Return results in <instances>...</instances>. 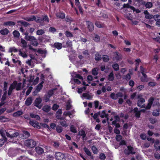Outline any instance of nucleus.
Here are the masks:
<instances>
[{
    "instance_id": "f257e3e1",
    "label": "nucleus",
    "mask_w": 160,
    "mask_h": 160,
    "mask_svg": "<svg viewBox=\"0 0 160 160\" xmlns=\"http://www.w3.org/2000/svg\"><path fill=\"white\" fill-rule=\"evenodd\" d=\"M13 132H15L14 130L9 131V132H7L6 130L3 129L0 130V134L3 138V139H0V147H1L4 144L5 142L6 141L7 138L5 137L6 135L8 137L11 139L16 137L19 135L18 132L13 133Z\"/></svg>"
},
{
    "instance_id": "f03ea898",
    "label": "nucleus",
    "mask_w": 160,
    "mask_h": 160,
    "mask_svg": "<svg viewBox=\"0 0 160 160\" xmlns=\"http://www.w3.org/2000/svg\"><path fill=\"white\" fill-rule=\"evenodd\" d=\"M138 98L139 99L137 104L138 106L145 108L146 109H150L152 105L154 99L153 98L151 97L148 100V103L147 106L143 104L145 102V99L142 98V95L141 94H138L137 96Z\"/></svg>"
},
{
    "instance_id": "7ed1b4c3",
    "label": "nucleus",
    "mask_w": 160,
    "mask_h": 160,
    "mask_svg": "<svg viewBox=\"0 0 160 160\" xmlns=\"http://www.w3.org/2000/svg\"><path fill=\"white\" fill-rule=\"evenodd\" d=\"M73 78H71L70 83L71 84H79L83 81V78L79 74L75 72L72 75Z\"/></svg>"
},
{
    "instance_id": "20e7f679",
    "label": "nucleus",
    "mask_w": 160,
    "mask_h": 160,
    "mask_svg": "<svg viewBox=\"0 0 160 160\" xmlns=\"http://www.w3.org/2000/svg\"><path fill=\"white\" fill-rule=\"evenodd\" d=\"M20 31L22 33V35H25L24 38L26 40H37L34 37L28 35V32L24 33L25 30L22 27H21L20 28Z\"/></svg>"
},
{
    "instance_id": "39448f33",
    "label": "nucleus",
    "mask_w": 160,
    "mask_h": 160,
    "mask_svg": "<svg viewBox=\"0 0 160 160\" xmlns=\"http://www.w3.org/2000/svg\"><path fill=\"white\" fill-rule=\"evenodd\" d=\"M25 145L28 147H34L36 145V142L33 139H28L25 141Z\"/></svg>"
},
{
    "instance_id": "423d86ee",
    "label": "nucleus",
    "mask_w": 160,
    "mask_h": 160,
    "mask_svg": "<svg viewBox=\"0 0 160 160\" xmlns=\"http://www.w3.org/2000/svg\"><path fill=\"white\" fill-rule=\"evenodd\" d=\"M55 157L57 160H65L64 155L60 152H56L55 153Z\"/></svg>"
},
{
    "instance_id": "0eeeda50",
    "label": "nucleus",
    "mask_w": 160,
    "mask_h": 160,
    "mask_svg": "<svg viewBox=\"0 0 160 160\" xmlns=\"http://www.w3.org/2000/svg\"><path fill=\"white\" fill-rule=\"evenodd\" d=\"M43 81H42L40 83H39L38 86H37L36 90L33 92V95H36L40 91V90L43 87L42 84H43Z\"/></svg>"
},
{
    "instance_id": "6e6552de",
    "label": "nucleus",
    "mask_w": 160,
    "mask_h": 160,
    "mask_svg": "<svg viewBox=\"0 0 160 160\" xmlns=\"http://www.w3.org/2000/svg\"><path fill=\"white\" fill-rule=\"evenodd\" d=\"M127 150L126 149L125 151V153L126 154H133L135 153V151L134 150V148L130 146H128L127 147Z\"/></svg>"
},
{
    "instance_id": "1a4fd4ad",
    "label": "nucleus",
    "mask_w": 160,
    "mask_h": 160,
    "mask_svg": "<svg viewBox=\"0 0 160 160\" xmlns=\"http://www.w3.org/2000/svg\"><path fill=\"white\" fill-rule=\"evenodd\" d=\"M16 84L17 82L15 81L10 85L8 91V95H10L11 94L12 90L15 88Z\"/></svg>"
},
{
    "instance_id": "9d476101",
    "label": "nucleus",
    "mask_w": 160,
    "mask_h": 160,
    "mask_svg": "<svg viewBox=\"0 0 160 160\" xmlns=\"http://www.w3.org/2000/svg\"><path fill=\"white\" fill-rule=\"evenodd\" d=\"M41 102L42 99L40 98H36L35 102V106L39 109L41 108L42 106L40 104Z\"/></svg>"
},
{
    "instance_id": "9b49d317",
    "label": "nucleus",
    "mask_w": 160,
    "mask_h": 160,
    "mask_svg": "<svg viewBox=\"0 0 160 160\" xmlns=\"http://www.w3.org/2000/svg\"><path fill=\"white\" fill-rule=\"evenodd\" d=\"M87 24L88 25L87 28L90 32L92 31L94 29V26L93 23L89 21L86 22Z\"/></svg>"
},
{
    "instance_id": "f8f14e48",
    "label": "nucleus",
    "mask_w": 160,
    "mask_h": 160,
    "mask_svg": "<svg viewBox=\"0 0 160 160\" xmlns=\"http://www.w3.org/2000/svg\"><path fill=\"white\" fill-rule=\"evenodd\" d=\"M29 123L30 125L34 128L38 129L40 128V127L39 125V123L36 121L30 120Z\"/></svg>"
},
{
    "instance_id": "ddd939ff",
    "label": "nucleus",
    "mask_w": 160,
    "mask_h": 160,
    "mask_svg": "<svg viewBox=\"0 0 160 160\" xmlns=\"http://www.w3.org/2000/svg\"><path fill=\"white\" fill-rule=\"evenodd\" d=\"M153 18L156 21V25L160 27V15H155L153 16Z\"/></svg>"
},
{
    "instance_id": "4468645a",
    "label": "nucleus",
    "mask_w": 160,
    "mask_h": 160,
    "mask_svg": "<svg viewBox=\"0 0 160 160\" xmlns=\"http://www.w3.org/2000/svg\"><path fill=\"white\" fill-rule=\"evenodd\" d=\"M98 113L102 118H107V120L108 122V114L105 113L104 110L102 111L101 112H99Z\"/></svg>"
},
{
    "instance_id": "2eb2a0df",
    "label": "nucleus",
    "mask_w": 160,
    "mask_h": 160,
    "mask_svg": "<svg viewBox=\"0 0 160 160\" xmlns=\"http://www.w3.org/2000/svg\"><path fill=\"white\" fill-rule=\"evenodd\" d=\"M56 15L57 18L62 19H64L65 17V14L63 11L57 13L56 14Z\"/></svg>"
},
{
    "instance_id": "dca6fc26",
    "label": "nucleus",
    "mask_w": 160,
    "mask_h": 160,
    "mask_svg": "<svg viewBox=\"0 0 160 160\" xmlns=\"http://www.w3.org/2000/svg\"><path fill=\"white\" fill-rule=\"evenodd\" d=\"M30 136V134L29 132L27 131H24L23 132L21 138L24 139L28 138Z\"/></svg>"
},
{
    "instance_id": "f3484780",
    "label": "nucleus",
    "mask_w": 160,
    "mask_h": 160,
    "mask_svg": "<svg viewBox=\"0 0 160 160\" xmlns=\"http://www.w3.org/2000/svg\"><path fill=\"white\" fill-rule=\"evenodd\" d=\"M143 110H141L140 111L138 110V108H135L133 109V112L135 113V116L138 118L139 117L140 115V111H142Z\"/></svg>"
},
{
    "instance_id": "a211bd4d",
    "label": "nucleus",
    "mask_w": 160,
    "mask_h": 160,
    "mask_svg": "<svg viewBox=\"0 0 160 160\" xmlns=\"http://www.w3.org/2000/svg\"><path fill=\"white\" fill-rule=\"evenodd\" d=\"M24 20L28 21H33L36 19V17L34 15H32L31 17H27L23 18Z\"/></svg>"
},
{
    "instance_id": "6ab92c4d",
    "label": "nucleus",
    "mask_w": 160,
    "mask_h": 160,
    "mask_svg": "<svg viewBox=\"0 0 160 160\" xmlns=\"http://www.w3.org/2000/svg\"><path fill=\"white\" fill-rule=\"evenodd\" d=\"M143 4L145 5V7L147 8H150L153 6L152 3L151 2H144Z\"/></svg>"
},
{
    "instance_id": "aec40b11",
    "label": "nucleus",
    "mask_w": 160,
    "mask_h": 160,
    "mask_svg": "<svg viewBox=\"0 0 160 160\" xmlns=\"http://www.w3.org/2000/svg\"><path fill=\"white\" fill-rule=\"evenodd\" d=\"M32 99L31 97L28 98L26 100L25 104L27 106L30 105L32 103Z\"/></svg>"
},
{
    "instance_id": "412c9836",
    "label": "nucleus",
    "mask_w": 160,
    "mask_h": 160,
    "mask_svg": "<svg viewBox=\"0 0 160 160\" xmlns=\"http://www.w3.org/2000/svg\"><path fill=\"white\" fill-rule=\"evenodd\" d=\"M114 58L117 61L120 60L122 58L121 55L118 54L117 52L114 53Z\"/></svg>"
},
{
    "instance_id": "4be33fe9",
    "label": "nucleus",
    "mask_w": 160,
    "mask_h": 160,
    "mask_svg": "<svg viewBox=\"0 0 160 160\" xmlns=\"http://www.w3.org/2000/svg\"><path fill=\"white\" fill-rule=\"evenodd\" d=\"M35 151L39 154H41L44 152L43 149L39 147H36L35 148Z\"/></svg>"
},
{
    "instance_id": "5701e85b",
    "label": "nucleus",
    "mask_w": 160,
    "mask_h": 160,
    "mask_svg": "<svg viewBox=\"0 0 160 160\" xmlns=\"http://www.w3.org/2000/svg\"><path fill=\"white\" fill-rule=\"evenodd\" d=\"M142 74L143 75V77L141 78V81L143 82H148V80L146 75L143 72H142Z\"/></svg>"
},
{
    "instance_id": "b1692460",
    "label": "nucleus",
    "mask_w": 160,
    "mask_h": 160,
    "mask_svg": "<svg viewBox=\"0 0 160 160\" xmlns=\"http://www.w3.org/2000/svg\"><path fill=\"white\" fill-rule=\"evenodd\" d=\"M83 97L88 99H91L92 98V97L91 95L87 93H83L82 94V98Z\"/></svg>"
},
{
    "instance_id": "393cba45",
    "label": "nucleus",
    "mask_w": 160,
    "mask_h": 160,
    "mask_svg": "<svg viewBox=\"0 0 160 160\" xmlns=\"http://www.w3.org/2000/svg\"><path fill=\"white\" fill-rule=\"evenodd\" d=\"M17 23L21 24L22 25H23V26L25 27H27L28 26L30 25V24L29 23L23 21L22 20L18 21L17 22Z\"/></svg>"
},
{
    "instance_id": "a878e982",
    "label": "nucleus",
    "mask_w": 160,
    "mask_h": 160,
    "mask_svg": "<svg viewBox=\"0 0 160 160\" xmlns=\"http://www.w3.org/2000/svg\"><path fill=\"white\" fill-rule=\"evenodd\" d=\"M0 32L2 35H6L8 34L9 31L7 28H5L1 29Z\"/></svg>"
},
{
    "instance_id": "bb28decb",
    "label": "nucleus",
    "mask_w": 160,
    "mask_h": 160,
    "mask_svg": "<svg viewBox=\"0 0 160 160\" xmlns=\"http://www.w3.org/2000/svg\"><path fill=\"white\" fill-rule=\"evenodd\" d=\"M154 146L157 150L160 149V144L159 140H157L155 142Z\"/></svg>"
},
{
    "instance_id": "cd10ccee",
    "label": "nucleus",
    "mask_w": 160,
    "mask_h": 160,
    "mask_svg": "<svg viewBox=\"0 0 160 160\" xmlns=\"http://www.w3.org/2000/svg\"><path fill=\"white\" fill-rule=\"evenodd\" d=\"M23 112L22 110L18 111L13 114V116L14 117H18L23 114Z\"/></svg>"
},
{
    "instance_id": "c85d7f7f",
    "label": "nucleus",
    "mask_w": 160,
    "mask_h": 160,
    "mask_svg": "<svg viewBox=\"0 0 160 160\" xmlns=\"http://www.w3.org/2000/svg\"><path fill=\"white\" fill-rule=\"evenodd\" d=\"M12 34L13 36L16 38H18L20 36V33L19 32L16 30L13 31Z\"/></svg>"
},
{
    "instance_id": "c756f323",
    "label": "nucleus",
    "mask_w": 160,
    "mask_h": 160,
    "mask_svg": "<svg viewBox=\"0 0 160 160\" xmlns=\"http://www.w3.org/2000/svg\"><path fill=\"white\" fill-rule=\"evenodd\" d=\"M15 24V22L11 21L5 22L4 23V25L6 26H14Z\"/></svg>"
},
{
    "instance_id": "7c9ffc66",
    "label": "nucleus",
    "mask_w": 160,
    "mask_h": 160,
    "mask_svg": "<svg viewBox=\"0 0 160 160\" xmlns=\"http://www.w3.org/2000/svg\"><path fill=\"white\" fill-rule=\"evenodd\" d=\"M62 44L59 42L55 43L54 45V47L58 49H60L62 48Z\"/></svg>"
},
{
    "instance_id": "2f4dec72",
    "label": "nucleus",
    "mask_w": 160,
    "mask_h": 160,
    "mask_svg": "<svg viewBox=\"0 0 160 160\" xmlns=\"http://www.w3.org/2000/svg\"><path fill=\"white\" fill-rule=\"evenodd\" d=\"M78 134L79 135L82 136L83 139H84V138L86 137V135L85 131L83 130H80L78 132Z\"/></svg>"
},
{
    "instance_id": "473e14b6",
    "label": "nucleus",
    "mask_w": 160,
    "mask_h": 160,
    "mask_svg": "<svg viewBox=\"0 0 160 160\" xmlns=\"http://www.w3.org/2000/svg\"><path fill=\"white\" fill-rule=\"evenodd\" d=\"M114 78V76L112 72L108 75V79L109 81H112Z\"/></svg>"
},
{
    "instance_id": "72a5a7b5",
    "label": "nucleus",
    "mask_w": 160,
    "mask_h": 160,
    "mask_svg": "<svg viewBox=\"0 0 160 160\" xmlns=\"http://www.w3.org/2000/svg\"><path fill=\"white\" fill-rule=\"evenodd\" d=\"M62 111L61 109H59L57 112L56 113V117L57 119H61L62 118H60L62 114Z\"/></svg>"
},
{
    "instance_id": "f704fd0d",
    "label": "nucleus",
    "mask_w": 160,
    "mask_h": 160,
    "mask_svg": "<svg viewBox=\"0 0 160 160\" xmlns=\"http://www.w3.org/2000/svg\"><path fill=\"white\" fill-rule=\"evenodd\" d=\"M114 119L115 120L112 121V124L113 125H115L117 122L119 120V118L118 116H115L114 117Z\"/></svg>"
},
{
    "instance_id": "c9c22d12",
    "label": "nucleus",
    "mask_w": 160,
    "mask_h": 160,
    "mask_svg": "<svg viewBox=\"0 0 160 160\" xmlns=\"http://www.w3.org/2000/svg\"><path fill=\"white\" fill-rule=\"evenodd\" d=\"M50 107L47 105L44 106L42 108L43 110L46 112H49L50 110Z\"/></svg>"
},
{
    "instance_id": "e433bc0d",
    "label": "nucleus",
    "mask_w": 160,
    "mask_h": 160,
    "mask_svg": "<svg viewBox=\"0 0 160 160\" xmlns=\"http://www.w3.org/2000/svg\"><path fill=\"white\" fill-rule=\"evenodd\" d=\"M95 25L98 28H102L103 27V25L99 21H96L95 23Z\"/></svg>"
},
{
    "instance_id": "4c0bfd02",
    "label": "nucleus",
    "mask_w": 160,
    "mask_h": 160,
    "mask_svg": "<svg viewBox=\"0 0 160 160\" xmlns=\"http://www.w3.org/2000/svg\"><path fill=\"white\" fill-rule=\"evenodd\" d=\"M65 21L68 22H73V19L69 16H67L65 18Z\"/></svg>"
},
{
    "instance_id": "58836bf2",
    "label": "nucleus",
    "mask_w": 160,
    "mask_h": 160,
    "mask_svg": "<svg viewBox=\"0 0 160 160\" xmlns=\"http://www.w3.org/2000/svg\"><path fill=\"white\" fill-rule=\"evenodd\" d=\"M65 35L68 38H71L73 37L72 33L68 31L67 30L65 31Z\"/></svg>"
},
{
    "instance_id": "ea45409f",
    "label": "nucleus",
    "mask_w": 160,
    "mask_h": 160,
    "mask_svg": "<svg viewBox=\"0 0 160 160\" xmlns=\"http://www.w3.org/2000/svg\"><path fill=\"white\" fill-rule=\"evenodd\" d=\"M83 150L86 154L88 156H91V152L86 147L83 148Z\"/></svg>"
},
{
    "instance_id": "a19ab883",
    "label": "nucleus",
    "mask_w": 160,
    "mask_h": 160,
    "mask_svg": "<svg viewBox=\"0 0 160 160\" xmlns=\"http://www.w3.org/2000/svg\"><path fill=\"white\" fill-rule=\"evenodd\" d=\"M60 124L63 127H66L68 126L66 122L64 120H61L60 122Z\"/></svg>"
},
{
    "instance_id": "79ce46f5",
    "label": "nucleus",
    "mask_w": 160,
    "mask_h": 160,
    "mask_svg": "<svg viewBox=\"0 0 160 160\" xmlns=\"http://www.w3.org/2000/svg\"><path fill=\"white\" fill-rule=\"evenodd\" d=\"M20 42V45H19L23 47H25L27 46V43L26 41H19Z\"/></svg>"
},
{
    "instance_id": "37998d69",
    "label": "nucleus",
    "mask_w": 160,
    "mask_h": 160,
    "mask_svg": "<svg viewBox=\"0 0 160 160\" xmlns=\"http://www.w3.org/2000/svg\"><path fill=\"white\" fill-rule=\"evenodd\" d=\"M73 113H74L72 112H71L69 111H66L64 112L63 115L65 116H69V117L71 118L70 116Z\"/></svg>"
},
{
    "instance_id": "c03bdc74",
    "label": "nucleus",
    "mask_w": 160,
    "mask_h": 160,
    "mask_svg": "<svg viewBox=\"0 0 160 160\" xmlns=\"http://www.w3.org/2000/svg\"><path fill=\"white\" fill-rule=\"evenodd\" d=\"M56 130L57 132L59 133L62 132V128L61 126L58 125L56 126Z\"/></svg>"
},
{
    "instance_id": "a18cd8bd",
    "label": "nucleus",
    "mask_w": 160,
    "mask_h": 160,
    "mask_svg": "<svg viewBox=\"0 0 160 160\" xmlns=\"http://www.w3.org/2000/svg\"><path fill=\"white\" fill-rule=\"evenodd\" d=\"M22 86V84L21 83H17V84L16 86L15 87L16 89L17 90H20L21 87Z\"/></svg>"
},
{
    "instance_id": "49530a36",
    "label": "nucleus",
    "mask_w": 160,
    "mask_h": 160,
    "mask_svg": "<svg viewBox=\"0 0 160 160\" xmlns=\"http://www.w3.org/2000/svg\"><path fill=\"white\" fill-rule=\"evenodd\" d=\"M92 72L93 75H97L98 73V69L97 68H93L92 70Z\"/></svg>"
},
{
    "instance_id": "de8ad7c7",
    "label": "nucleus",
    "mask_w": 160,
    "mask_h": 160,
    "mask_svg": "<svg viewBox=\"0 0 160 160\" xmlns=\"http://www.w3.org/2000/svg\"><path fill=\"white\" fill-rule=\"evenodd\" d=\"M159 114V110H155L152 112V115L155 116H158Z\"/></svg>"
},
{
    "instance_id": "09e8293b",
    "label": "nucleus",
    "mask_w": 160,
    "mask_h": 160,
    "mask_svg": "<svg viewBox=\"0 0 160 160\" xmlns=\"http://www.w3.org/2000/svg\"><path fill=\"white\" fill-rule=\"evenodd\" d=\"M19 54L23 58H26L27 57V55L25 52H22L21 50H19Z\"/></svg>"
},
{
    "instance_id": "8fccbe9b",
    "label": "nucleus",
    "mask_w": 160,
    "mask_h": 160,
    "mask_svg": "<svg viewBox=\"0 0 160 160\" xmlns=\"http://www.w3.org/2000/svg\"><path fill=\"white\" fill-rule=\"evenodd\" d=\"M40 21H44L47 22H49V18L47 15H45L41 19Z\"/></svg>"
},
{
    "instance_id": "3c124183",
    "label": "nucleus",
    "mask_w": 160,
    "mask_h": 160,
    "mask_svg": "<svg viewBox=\"0 0 160 160\" xmlns=\"http://www.w3.org/2000/svg\"><path fill=\"white\" fill-rule=\"evenodd\" d=\"M18 52V50L15 47L10 48L9 49V52Z\"/></svg>"
},
{
    "instance_id": "603ef678",
    "label": "nucleus",
    "mask_w": 160,
    "mask_h": 160,
    "mask_svg": "<svg viewBox=\"0 0 160 160\" xmlns=\"http://www.w3.org/2000/svg\"><path fill=\"white\" fill-rule=\"evenodd\" d=\"M112 67L115 71H118L119 70V67L117 63L114 64L112 65Z\"/></svg>"
},
{
    "instance_id": "864d4df0",
    "label": "nucleus",
    "mask_w": 160,
    "mask_h": 160,
    "mask_svg": "<svg viewBox=\"0 0 160 160\" xmlns=\"http://www.w3.org/2000/svg\"><path fill=\"white\" fill-rule=\"evenodd\" d=\"M70 129L71 131L73 133H76L77 132L76 128L73 125L71 126Z\"/></svg>"
},
{
    "instance_id": "5fc2aeb1",
    "label": "nucleus",
    "mask_w": 160,
    "mask_h": 160,
    "mask_svg": "<svg viewBox=\"0 0 160 160\" xmlns=\"http://www.w3.org/2000/svg\"><path fill=\"white\" fill-rule=\"evenodd\" d=\"M0 120L1 122H6L8 120V119L5 117L2 116L0 117Z\"/></svg>"
},
{
    "instance_id": "6e6d98bb",
    "label": "nucleus",
    "mask_w": 160,
    "mask_h": 160,
    "mask_svg": "<svg viewBox=\"0 0 160 160\" xmlns=\"http://www.w3.org/2000/svg\"><path fill=\"white\" fill-rule=\"evenodd\" d=\"M45 32L42 29H39L37 32V34L38 35H42Z\"/></svg>"
},
{
    "instance_id": "4d7b16f0",
    "label": "nucleus",
    "mask_w": 160,
    "mask_h": 160,
    "mask_svg": "<svg viewBox=\"0 0 160 160\" xmlns=\"http://www.w3.org/2000/svg\"><path fill=\"white\" fill-rule=\"evenodd\" d=\"M102 57L99 54L96 53L95 55V59L96 60H100L101 59Z\"/></svg>"
},
{
    "instance_id": "13d9d810",
    "label": "nucleus",
    "mask_w": 160,
    "mask_h": 160,
    "mask_svg": "<svg viewBox=\"0 0 160 160\" xmlns=\"http://www.w3.org/2000/svg\"><path fill=\"white\" fill-rule=\"evenodd\" d=\"M92 149L93 152L94 154H97L98 152V149L97 148L94 146H92Z\"/></svg>"
},
{
    "instance_id": "bf43d9fd",
    "label": "nucleus",
    "mask_w": 160,
    "mask_h": 160,
    "mask_svg": "<svg viewBox=\"0 0 160 160\" xmlns=\"http://www.w3.org/2000/svg\"><path fill=\"white\" fill-rule=\"evenodd\" d=\"M110 97L112 99H116L118 98L117 94L112 93L110 95Z\"/></svg>"
},
{
    "instance_id": "052dcab7",
    "label": "nucleus",
    "mask_w": 160,
    "mask_h": 160,
    "mask_svg": "<svg viewBox=\"0 0 160 160\" xmlns=\"http://www.w3.org/2000/svg\"><path fill=\"white\" fill-rule=\"evenodd\" d=\"M97 2L96 3V5L98 8H101L102 7V5L101 3V0H97Z\"/></svg>"
},
{
    "instance_id": "680f3d73",
    "label": "nucleus",
    "mask_w": 160,
    "mask_h": 160,
    "mask_svg": "<svg viewBox=\"0 0 160 160\" xmlns=\"http://www.w3.org/2000/svg\"><path fill=\"white\" fill-rule=\"evenodd\" d=\"M56 31V29L54 27H50L49 29V32L54 33Z\"/></svg>"
},
{
    "instance_id": "e2e57ef3",
    "label": "nucleus",
    "mask_w": 160,
    "mask_h": 160,
    "mask_svg": "<svg viewBox=\"0 0 160 160\" xmlns=\"http://www.w3.org/2000/svg\"><path fill=\"white\" fill-rule=\"evenodd\" d=\"M102 58L103 60L105 62H107L109 60L108 57L107 55H104Z\"/></svg>"
},
{
    "instance_id": "0e129e2a",
    "label": "nucleus",
    "mask_w": 160,
    "mask_h": 160,
    "mask_svg": "<svg viewBox=\"0 0 160 160\" xmlns=\"http://www.w3.org/2000/svg\"><path fill=\"white\" fill-rule=\"evenodd\" d=\"M86 89V88L85 87H83L82 88H80L78 89V93H81L82 91L85 90Z\"/></svg>"
},
{
    "instance_id": "69168bd1",
    "label": "nucleus",
    "mask_w": 160,
    "mask_h": 160,
    "mask_svg": "<svg viewBox=\"0 0 160 160\" xmlns=\"http://www.w3.org/2000/svg\"><path fill=\"white\" fill-rule=\"evenodd\" d=\"M50 97L48 94L45 95L44 97V99L45 102H47L49 100Z\"/></svg>"
},
{
    "instance_id": "338daca9",
    "label": "nucleus",
    "mask_w": 160,
    "mask_h": 160,
    "mask_svg": "<svg viewBox=\"0 0 160 160\" xmlns=\"http://www.w3.org/2000/svg\"><path fill=\"white\" fill-rule=\"evenodd\" d=\"M122 138V136L119 134L117 135L116 137V140L118 141H119L120 140H121Z\"/></svg>"
},
{
    "instance_id": "774afa93",
    "label": "nucleus",
    "mask_w": 160,
    "mask_h": 160,
    "mask_svg": "<svg viewBox=\"0 0 160 160\" xmlns=\"http://www.w3.org/2000/svg\"><path fill=\"white\" fill-rule=\"evenodd\" d=\"M145 18L147 19H150L153 18V16L149 13L145 15Z\"/></svg>"
}]
</instances>
